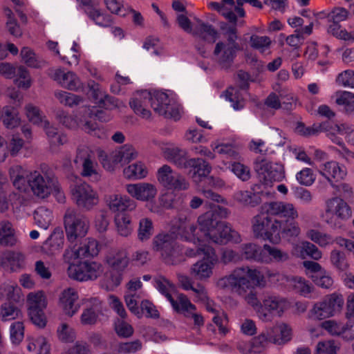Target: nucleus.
I'll return each instance as SVG.
<instances>
[{
	"label": "nucleus",
	"mask_w": 354,
	"mask_h": 354,
	"mask_svg": "<svg viewBox=\"0 0 354 354\" xmlns=\"http://www.w3.org/2000/svg\"><path fill=\"white\" fill-rule=\"evenodd\" d=\"M298 218V210L292 203H266L262 207V212L252 219V232L257 239L278 244L282 238L295 239L301 234Z\"/></svg>",
	"instance_id": "nucleus-1"
},
{
	"label": "nucleus",
	"mask_w": 354,
	"mask_h": 354,
	"mask_svg": "<svg viewBox=\"0 0 354 354\" xmlns=\"http://www.w3.org/2000/svg\"><path fill=\"white\" fill-rule=\"evenodd\" d=\"M265 277L257 268L248 266L234 268L228 274L219 278L216 287L243 297L246 303L257 311L263 306L253 290L255 287L264 286Z\"/></svg>",
	"instance_id": "nucleus-2"
},
{
	"label": "nucleus",
	"mask_w": 354,
	"mask_h": 354,
	"mask_svg": "<svg viewBox=\"0 0 354 354\" xmlns=\"http://www.w3.org/2000/svg\"><path fill=\"white\" fill-rule=\"evenodd\" d=\"M8 174L14 188L20 194H31L38 199L50 196L55 177L39 169H26L19 165L11 166Z\"/></svg>",
	"instance_id": "nucleus-3"
},
{
	"label": "nucleus",
	"mask_w": 354,
	"mask_h": 354,
	"mask_svg": "<svg viewBox=\"0 0 354 354\" xmlns=\"http://www.w3.org/2000/svg\"><path fill=\"white\" fill-rule=\"evenodd\" d=\"M129 104L135 113L145 119H149L151 116L149 105L156 113L165 118L177 120L180 116V106L175 98L163 92L158 91L151 94L146 91H142Z\"/></svg>",
	"instance_id": "nucleus-4"
},
{
	"label": "nucleus",
	"mask_w": 354,
	"mask_h": 354,
	"mask_svg": "<svg viewBox=\"0 0 354 354\" xmlns=\"http://www.w3.org/2000/svg\"><path fill=\"white\" fill-rule=\"evenodd\" d=\"M110 115L104 111H95L93 107H82L78 111V114L69 115L64 110H58L55 114L56 120L68 129H76L82 124V129L88 133L98 138H102L101 130L96 122L88 119L97 118L102 122L110 120Z\"/></svg>",
	"instance_id": "nucleus-5"
},
{
	"label": "nucleus",
	"mask_w": 354,
	"mask_h": 354,
	"mask_svg": "<svg viewBox=\"0 0 354 354\" xmlns=\"http://www.w3.org/2000/svg\"><path fill=\"white\" fill-rule=\"evenodd\" d=\"M197 223L200 232L215 243L225 244L228 242L239 243L242 241L239 233L230 224L216 220L214 212L208 211L199 216Z\"/></svg>",
	"instance_id": "nucleus-6"
},
{
	"label": "nucleus",
	"mask_w": 354,
	"mask_h": 354,
	"mask_svg": "<svg viewBox=\"0 0 354 354\" xmlns=\"http://www.w3.org/2000/svg\"><path fill=\"white\" fill-rule=\"evenodd\" d=\"M351 216V207L343 198L334 196L325 201L321 217L330 227H340L342 222L348 221Z\"/></svg>",
	"instance_id": "nucleus-7"
},
{
	"label": "nucleus",
	"mask_w": 354,
	"mask_h": 354,
	"mask_svg": "<svg viewBox=\"0 0 354 354\" xmlns=\"http://www.w3.org/2000/svg\"><path fill=\"white\" fill-rule=\"evenodd\" d=\"M138 151L131 145H124L113 150L109 156L102 150H98V156L103 167L108 171H113L118 164L121 165L129 163L138 157Z\"/></svg>",
	"instance_id": "nucleus-8"
},
{
	"label": "nucleus",
	"mask_w": 354,
	"mask_h": 354,
	"mask_svg": "<svg viewBox=\"0 0 354 354\" xmlns=\"http://www.w3.org/2000/svg\"><path fill=\"white\" fill-rule=\"evenodd\" d=\"M26 304L28 314L32 324L39 328H44L47 323L44 310L48 301L45 293L43 291L30 292L26 297Z\"/></svg>",
	"instance_id": "nucleus-9"
},
{
	"label": "nucleus",
	"mask_w": 354,
	"mask_h": 354,
	"mask_svg": "<svg viewBox=\"0 0 354 354\" xmlns=\"http://www.w3.org/2000/svg\"><path fill=\"white\" fill-rule=\"evenodd\" d=\"M320 127L327 133V136L332 142L339 146L340 149H338V151L343 157L348 158L353 156V153L344 146L340 136H344L348 142L354 145V129L344 124L330 125L328 122H324Z\"/></svg>",
	"instance_id": "nucleus-10"
},
{
	"label": "nucleus",
	"mask_w": 354,
	"mask_h": 354,
	"mask_svg": "<svg viewBox=\"0 0 354 354\" xmlns=\"http://www.w3.org/2000/svg\"><path fill=\"white\" fill-rule=\"evenodd\" d=\"M218 263V258L215 250H207L202 258L192 264L189 274L197 281H207L214 276Z\"/></svg>",
	"instance_id": "nucleus-11"
},
{
	"label": "nucleus",
	"mask_w": 354,
	"mask_h": 354,
	"mask_svg": "<svg viewBox=\"0 0 354 354\" xmlns=\"http://www.w3.org/2000/svg\"><path fill=\"white\" fill-rule=\"evenodd\" d=\"M64 228L68 241L75 242L77 239L82 238L88 232L89 222L88 219L78 215L73 209H68L65 213Z\"/></svg>",
	"instance_id": "nucleus-12"
},
{
	"label": "nucleus",
	"mask_w": 354,
	"mask_h": 354,
	"mask_svg": "<svg viewBox=\"0 0 354 354\" xmlns=\"http://www.w3.org/2000/svg\"><path fill=\"white\" fill-rule=\"evenodd\" d=\"M175 227H171L169 232L160 233L152 241V250L158 252L167 262L174 263L173 259L177 256V243Z\"/></svg>",
	"instance_id": "nucleus-13"
},
{
	"label": "nucleus",
	"mask_w": 354,
	"mask_h": 354,
	"mask_svg": "<svg viewBox=\"0 0 354 354\" xmlns=\"http://www.w3.org/2000/svg\"><path fill=\"white\" fill-rule=\"evenodd\" d=\"M290 306L289 301L283 297L270 295L265 297L263 306L257 312L262 322H268L272 319V314L281 317Z\"/></svg>",
	"instance_id": "nucleus-14"
},
{
	"label": "nucleus",
	"mask_w": 354,
	"mask_h": 354,
	"mask_svg": "<svg viewBox=\"0 0 354 354\" xmlns=\"http://www.w3.org/2000/svg\"><path fill=\"white\" fill-rule=\"evenodd\" d=\"M73 201L81 209L90 210L99 203L97 192L86 183H77L71 186Z\"/></svg>",
	"instance_id": "nucleus-15"
},
{
	"label": "nucleus",
	"mask_w": 354,
	"mask_h": 354,
	"mask_svg": "<svg viewBox=\"0 0 354 354\" xmlns=\"http://www.w3.org/2000/svg\"><path fill=\"white\" fill-rule=\"evenodd\" d=\"M103 272L102 264L97 261H81L77 265H71L67 268L68 276L71 279L80 281L95 280Z\"/></svg>",
	"instance_id": "nucleus-16"
},
{
	"label": "nucleus",
	"mask_w": 354,
	"mask_h": 354,
	"mask_svg": "<svg viewBox=\"0 0 354 354\" xmlns=\"http://www.w3.org/2000/svg\"><path fill=\"white\" fill-rule=\"evenodd\" d=\"M104 261L111 269L118 272L109 282L110 288H115L122 281L120 272L124 271L129 265L127 252L123 249H112L106 254Z\"/></svg>",
	"instance_id": "nucleus-17"
},
{
	"label": "nucleus",
	"mask_w": 354,
	"mask_h": 354,
	"mask_svg": "<svg viewBox=\"0 0 354 354\" xmlns=\"http://www.w3.org/2000/svg\"><path fill=\"white\" fill-rule=\"evenodd\" d=\"M156 178L160 185L167 189L186 190L189 187L185 178L168 165H163L158 169Z\"/></svg>",
	"instance_id": "nucleus-18"
},
{
	"label": "nucleus",
	"mask_w": 354,
	"mask_h": 354,
	"mask_svg": "<svg viewBox=\"0 0 354 354\" xmlns=\"http://www.w3.org/2000/svg\"><path fill=\"white\" fill-rule=\"evenodd\" d=\"M254 169L259 180L266 186H271L273 182H279L285 178L283 168L281 165L266 160L257 161Z\"/></svg>",
	"instance_id": "nucleus-19"
},
{
	"label": "nucleus",
	"mask_w": 354,
	"mask_h": 354,
	"mask_svg": "<svg viewBox=\"0 0 354 354\" xmlns=\"http://www.w3.org/2000/svg\"><path fill=\"white\" fill-rule=\"evenodd\" d=\"M197 224L189 218L180 216L173 221L171 227H175L177 238L194 245H200L202 240Z\"/></svg>",
	"instance_id": "nucleus-20"
},
{
	"label": "nucleus",
	"mask_w": 354,
	"mask_h": 354,
	"mask_svg": "<svg viewBox=\"0 0 354 354\" xmlns=\"http://www.w3.org/2000/svg\"><path fill=\"white\" fill-rule=\"evenodd\" d=\"M159 148L165 158L180 169H188L189 166L194 165L196 161L193 158H188L187 150L175 147L171 143L161 142Z\"/></svg>",
	"instance_id": "nucleus-21"
},
{
	"label": "nucleus",
	"mask_w": 354,
	"mask_h": 354,
	"mask_svg": "<svg viewBox=\"0 0 354 354\" xmlns=\"http://www.w3.org/2000/svg\"><path fill=\"white\" fill-rule=\"evenodd\" d=\"M78 300L77 290L74 288H66L59 295L58 306L64 315L72 317L78 313L81 307Z\"/></svg>",
	"instance_id": "nucleus-22"
},
{
	"label": "nucleus",
	"mask_w": 354,
	"mask_h": 354,
	"mask_svg": "<svg viewBox=\"0 0 354 354\" xmlns=\"http://www.w3.org/2000/svg\"><path fill=\"white\" fill-rule=\"evenodd\" d=\"M50 77L63 88L72 91H77L83 88L79 77L73 71H65L62 68L50 71Z\"/></svg>",
	"instance_id": "nucleus-23"
},
{
	"label": "nucleus",
	"mask_w": 354,
	"mask_h": 354,
	"mask_svg": "<svg viewBox=\"0 0 354 354\" xmlns=\"http://www.w3.org/2000/svg\"><path fill=\"white\" fill-rule=\"evenodd\" d=\"M270 343H271V340L266 328L250 342H239L237 348L243 354H259Z\"/></svg>",
	"instance_id": "nucleus-24"
},
{
	"label": "nucleus",
	"mask_w": 354,
	"mask_h": 354,
	"mask_svg": "<svg viewBox=\"0 0 354 354\" xmlns=\"http://www.w3.org/2000/svg\"><path fill=\"white\" fill-rule=\"evenodd\" d=\"M109 209L115 214H125L127 211H133L137 207L136 202L127 195L111 194L105 197Z\"/></svg>",
	"instance_id": "nucleus-25"
},
{
	"label": "nucleus",
	"mask_w": 354,
	"mask_h": 354,
	"mask_svg": "<svg viewBox=\"0 0 354 354\" xmlns=\"http://www.w3.org/2000/svg\"><path fill=\"white\" fill-rule=\"evenodd\" d=\"M125 189L132 198L142 202L153 201L158 193L156 185L149 183L127 184Z\"/></svg>",
	"instance_id": "nucleus-26"
},
{
	"label": "nucleus",
	"mask_w": 354,
	"mask_h": 354,
	"mask_svg": "<svg viewBox=\"0 0 354 354\" xmlns=\"http://www.w3.org/2000/svg\"><path fill=\"white\" fill-rule=\"evenodd\" d=\"M76 164L82 163V170L81 174L84 177H97V163L95 160L93 152L87 147H82L77 149L75 159Z\"/></svg>",
	"instance_id": "nucleus-27"
},
{
	"label": "nucleus",
	"mask_w": 354,
	"mask_h": 354,
	"mask_svg": "<svg viewBox=\"0 0 354 354\" xmlns=\"http://www.w3.org/2000/svg\"><path fill=\"white\" fill-rule=\"evenodd\" d=\"M322 328L326 330L330 335L342 336L344 339H354V322H348L346 324L335 319L326 320L321 323Z\"/></svg>",
	"instance_id": "nucleus-28"
},
{
	"label": "nucleus",
	"mask_w": 354,
	"mask_h": 354,
	"mask_svg": "<svg viewBox=\"0 0 354 354\" xmlns=\"http://www.w3.org/2000/svg\"><path fill=\"white\" fill-rule=\"evenodd\" d=\"M240 49L239 44H228L219 41L216 44L214 54L219 65L225 69L229 68L236 57V52Z\"/></svg>",
	"instance_id": "nucleus-29"
},
{
	"label": "nucleus",
	"mask_w": 354,
	"mask_h": 354,
	"mask_svg": "<svg viewBox=\"0 0 354 354\" xmlns=\"http://www.w3.org/2000/svg\"><path fill=\"white\" fill-rule=\"evenodd\" d=\"M319 173L326 179L331 186H334L335 183L344 179L347 174V170L345 166L336 161H328L319 166Z\"/></svg>",
	"instance_id": "nucleus-30"
},
{
	"label": "nucleus",
	"mask_w": 354,
	"mask_h": 354,
	"mask_svg": "<svg viewBox=\"0 0 354 354\" xmlns=\"http://www.w3.org/2000/svg\"><path fill=\"white\" fill-rule=\"evenodd\" d=\"M267 329L271 344L282 346L289 342L292 338L291 326L284 322L277 323Z\"/></svg>",
	"instance_id": "nucleus-31"
},
{
	"label": "nucleus",
	"mask_w": 354,
	"mask_h": 354,
	"mask_svg": "<svg viewBox=\"0 0 354 354\" xmlns=\"http://www.w3.org/2000/svg\"><path fill=\"white\" fill-rule=\"evenodd\" d=\"M84 303H88L80 315V323L83 326H92L96 324L98 318V311L100 306V301L97 297H92L84 299Z\"/></svg>",
	"instance_id": "nucleus-32"
},
{
	"label": "nucleus",
	"mask_w": 354,
	"mask_h": 354,
	"mask_svg": "<svg viewBox=\"0 0 354 354\" xmlns=\"http://www.w3.org/2000/svg\"><path fill=\"white\" fill-rule=\"evenodd\" d=\"M290 258L289 254L277 247L264 244L262 247L261 263L269 264L272 262L283 263Z\"/></svg>",
	"instance_id": "nucleus-33"
},
{
	"label": "nucleus",
	"mask_w": 354,
	"mask_h": 354,
	"mask_svg": "<svg viewBox=\"0 0 354 354\" xmlns=\"http://www.w3.org/2000/svg\"><path fill=\"white\" fill-rule=\"evenodd\" d=\"M26 349L29 353L36 354H51V345L44 335L28 336L26 339Z\"/></svg>",
	"instance_id": "nucleus-34"
},
{
	"label": "nucleus",
	"mask_w": 354,
	"mask_h": 354,
	"mask_svg": "<svg viewBox=\"0 0 354 354\" xmlns=\"http://www.w3.org/2000/svg\"><path fill=\"white\" fill-rule=\"evenodd\" d=\"M235 2L234 0H221V1H212L208 7L223 16L230 22L236 24L237 15L235 14Z\"/></svg>",
	"instance_id": "nucleus-35"
},
{
	"label": "nucleus",
	"mask_w": 354,
	"mask_h": 354,
	"mask_svg": "<svg viewBox=\"0 0 354 354\" xmlns=\"http://www.w3.org/2000/svg\"><path fill=\"white\" fill-rule=\"evenodd\" d=\"M64 244V235L59 228H55L43 244L44 251L50 255H54L60 252Z\"/></svg>",
	"instance_id": "nucleus-36"
},
{
	"label": "nucleus",
	"mask_w": 354,
	"mask_h": 354,
	"mask_svg": "<svg viewBox=\"0 0 354 354\" xmlns=\"http://www.w3.org/2000/svg\"><path fill=\"white\" fill-rule=\"evenodd\" d=\"M88 86L91 91V95L95 100V103L98 106L104 108L105 109H111L112 108L117 106V103L115 100L107 95L104 92L100 85L94 82H89Z\"/></svg>",
	"instance_id": "nucleus-37"
},
{
	"label": "nucleus",
	"mask_w": 354,
	"mask_h": 354,
	"mask_svg": "<svg viewBox=\"0 0 354 354\" xmlns=\"http://www.w3.org/2000/svg\"><path fill=\"white\" fill-rule=\"evenodd\" d=\"M194 28L193 35L209 44L214 43L218 38V31L210 24L204 23L199 19Z\"/></svg>",
	"instance_id": "nucleus-38"
},
{
	"label": "nucleus",
	"mask_w": 354,
	"mask_h": 354,
	"mask_svg": "<svg viewBox=\"0 0 354 354\" xmlns=\"http://www.w3.org/2000/svg\"><path fill=\"white\" fill-rule=\"evenodd\" d=\"M25 266L24 256L18 252L8 251L0 257V266L17 271Z\"/></svg>",
	"instance_id": "nucleus-39"
},
{
	"label": "nucleus",
	"mask_w": 354,
	"mask_h": 354,
	"mask_svg": "<svg viewBox=\"0 0 354 354\" xmlns=\"http://www.w3.org/2000/svg\"><path fill=\"white\" fill-rule=\"evenodd\" d=\"M178 279L180 285L185 290H192L196 295V301H204L207 299V291L205 287L201 284H198L196 287L194 286L193 279L185 274H178Z\"/></svg>",
	"instance_id": "nucleus-40"
},
{
	"label": "nucleus",
	"mask_w": 354,
	"mask_h": 354,
	"mask_svg": "<svg viewBox=\"0 0 354 354\" xmlns=\"http://www.w3.org/2000/svg\"><path fill=\"white\" fill-rule=\"evenodd\" d=\"M40 127L45 131L51 148L63 145L67 142L66 136L64 133H59L57 129L51 124L48 120Z\"/></svg>",
	"instance_id": "nucleus-41"
},
{
	"label": "nucleus",
	"mask_w": 354,
	"mask_h": 354,
	"mask_svg": "<svg viewBox=\"0 0 354 354\" xmlns=\"http://www.w3.org/2000/svg\"><path fill=\"white\" fill-rule=\"evenodd\" d=\"M323 303L327 308V310L331 317L339 314L344 305V297L342 294L333 292L326 295L323 299Z\"/></svg>",
	"instance_id": "nucleus-42"
},
{
	"label": "nucleus",
	"mask_w": 354,
	"mask_h": 354,
	"mask_svg": "<svg viewBox=\"0 0 354 354\" xmlns=\"http://www.w3.org/2000/svg\"><path fill=\"white\" fill-rule=\"evenodd\" d=\"M240 254L241 259L254 261L261 263V257L262 252V247L254 243H245L239 246Z\"/></svg>",
	"instance_id": "nucleus-43"
},
{
	"label": "nucleus",
	"mask_w": 354,
	"mask_h": 354,
	"mask_svg": "<svg viewBox=\"0 0 354 354\" xmlns=\"http://www.w3.org/2000/svg\"><path fill=\"white\" fill-rule=\"evenodd\" d=\"M54 219L53 211L44 206L39 207L34 212L35 223L40 228L47 230Z\"/></svg>",
	"instance_id": "nucleus-44"
},
{
	"label": "nucleus",
	"mask_w": 354,
	"mask_h": 354,
	"mask_svg": "<svg viewBox=\"0 0 354 354\" xmlns=\"http://www.w3.org/2000/svg\"><path fill=\"white\" fill-rule=\"evenodd\" d=\"M306 236L321 248L328 247L335 242V239L330 234L316 229L308 230Z\"/></svg>",
	"instance_id": "nucleus-45"
},
{
	"label": "nucleus",
	"mask_w": 354,
	"mask_h": 354,
	"mask_svg": "<svg viewBox=\"0 0 354 354\" xmlns=\"http://www.w3.org/2000/svg\"><path fill=\"white\" fill-rule=\"evenodd\" d=\"M20 56L22 62L28 67L41 68L46 65V62L36 55L33 50L29 47L22 48L20 52Z\"/></svg>",
	"instance_id": "nucleus-46"
},
{
	"label": "nucleus",
	"mask_w": 354,
	"mask_h": 354,
	"mask_svg": "<svg viewBox=\"0 0 354 354\" xmlns=\"http://www.w3.org/2000/svg\"><path fill=\"white\" fill-rule=\"evenodd\" d=\"M171 305L176 312L183 314L186 318L193 310H196V306L183 294H176V299L171 301Z\"/></svg>",
	"instance_id": "nucleus-47"
},
{
	"label": "nucleus",
	"mask_w": 354,
	"mask_h": 354,
	"mask_svg": "<svg viewBox=\"0 0 354 354\" xmlns=\"http://www.w3.org/2000/svg\"><path fill=\"white\" fill-rule=\"evenodd\" d=\"M289 288L300 295L307 297L313 292L314 288L311 283L306 279L299 276H292Z\"/></svg>",
	"instance_id": "nucleus-48"
},
{
	"label": "nucleus",
	"mask_w": 354,
	"mask_h": 354,
	"mask_svg": "<svg viewBox=\"0 0 354 354\" xmlns=\"http://www.w3.org/2000/svg\"><path fill=\"white\" fill-rule=\"evenodd\" d=\"M85 12L87 16L99 26L108 27L112 24L111 16L102 12L95 7L87 6L85 8Z\"/></svg>",
	"instance_id": "nucleus-49"
},
{
	"label": "nucleus",
	"mask_w": 354,
	"mask_h": 354,
	"mask_svg": "<svg viewBox=\"0 0 354 354\" xmlns=\"http://www.w3.org/2000/svg\"><path fill=\"white\" fill-rule=\"evenodd\" d=\"M154 286L171 304V301H175L173 295L176 294L175 286L162 276L157 277L154 279Z\"/></svg>",
	"instance_id": "nucleus-50"
},
{
	"label": "nucleus",
	"mask_w": 354,
	"mask_h": 354,
	"mask_svg": "<svg viewBox=\"0 0 354 354\" xmlns=\"http://www.w3.org/2000/svg\"><path fill=\"white\" fill-rule=\"evenodd\" d=\"M114 222L118 234L128 236L133 231L131 216L127 213L115 214Z\"/></svg>",
	"instance_id": "nucleus-51"
},
{
	"label": "nucleus",
	"mask_w": 354,
	"mask_h": 354,
	"mask_svg": "<svg viewBox=\"0 0 354 354\" xmlns=\"http://www.w3.org/2000/svg\"><path fill=\"white\" fill-rule=\"evenodd\" d=\"M2 122L6 128L13 129L20 125L21 118L14 107L6 106L3 108Z\"/></svg>",
	"instance_id": "nucleus-52"
},
{
	"label": "nucleus",
	"mask_w": 354,
	"mask_h": 354,
	"mask_svg": "<svg viewBox=\"0 0 354 354\" xmlns=\"http://www.w3.org/2000/svg\"><path fill=\"white\" fill-rule=\"evenodd\" d=\"M17 242L14 234V229L8 221L0 223V244L6 246H12Z\"/></svg>",
	"instance_id": "nucleus-53"
},
{
	"label": "nucleus",
	"mask_w": 354,
	"mask_h": 354,
	"mask_svg": "<svg viewBox=\"0 0 354 354\" xmlns=\"http://www.w3.org/2000/svg\"><path fill=\"white\" fill-rule=\"evenodd\" d=\"M335 103L342 107L346 113H351L354 111V93L341 91L335 94Z\"/></svg>",
	"instance_id": "nucleus-54"
},
{
	"label": "nucleus",
	"mask_w": 354,
	"mask_h": 354,
	"mask_svg": "<svg viewBox=\"0 0 354 354\" xmlns=\"http://www.w3.org/2000/svg\"><path fill=\"white\" fill-rule=\"evenodd\" d=\"M196 161L194 165L189 166V168H191L190 171L192 174V177L194 181L198 182L201 180L202 177L207 176L211 171L210 165L201 158H193Z\"/></svg>",
	"instance_id": "nucleus-55"
},
{
	"label": "nucleus",
	"mask_w": 354,
	"mask_h": 354,
	"mask_svg": "<svg viewBox=\"0 0 354 354\" xmlns=\"http://www.w3.org/2000/svg\"><path fill=\"white\" fill-rule=\"evenodd\" d=\"M21 316V310L11 302H6L0 307V319L3 322L12 321Z\"/></svg>",
	"instance_id": "nucleus-56"
},
{
	"label": "nucleus",
	"mask_w": 354,
	"mask_h": 354,
	"mask_svg": "<svg viewBox=\"0 0 354 354\" xmlns=\"http://www.w3.org/2000/svg\"><path fill=\"white\" fill-rule=\"evenodd\" d=\"M55 97L60 104L69 107L77 106L84 101L82 97L62 90L56 91Z\"/></svg>",
	"instance_id": "nucleus-57"
},
{
	"label": "nucleus",
	"mask_w": 354,
	"mask_h": 354,
	"mask_svg": "<svg viewBox=\"0 0 354 354\" xmlns=\"http://www.w3.org/2000/svg\"><path fill=\"white\" fill-rule=\"evenodd\" d=\"M14 79V83L19 88L27 90L32 84V78L29 71L24 66H17V71Z\"/></svg>",
	"instance_id": "nucleus-58"
},
{
	"label": "nucleus",
	"mask_w": 354,
	"mask_h": 354,
	"mask_svg": "<svg viewBox=\"0 0 354 354\" xmlns=\"http://www.w3.org/2000/svg\"><path fill=\"white\" fill-rule=\"evenodd\" d=\"M147 169L141 162L133 163L123 170L124 176L128 179H142L147 175Z\"/></svg>",
	"instance_id": "nucleus-59"
},
{
	"label": "nucleus",
	"mask_w": 354,
	"mask_h": 354,
	"mask_svg": "<svg viewBox=\"0 0 354 354\" xmlns=\"http://www.w3.org/2000/svg\"><path fill=\"white\" fill-rule=\"evenodd\" d=\"M24 110L28 120L33 124L40 127L47 120L46 117L43 115L39 108L32 103L26 104Z\"/></svg>",
	"instance_id": "nucleus-60"
},
{
	"label": "nucleus",
	"mask_w": 354,
	"mask_h": 354,
	"mask_svg": "<svg viewBox=\"0 0 354 354\" xmlns=\"http://www.w3.org/2000/svg\"><path fill=\"white\" fill-rule=\"evenodd\" d=\"M327 308L322 300L315 303L308 313L307 318L309 320L321 321L326 318L332 317L326 309Z\"/></svg>",
	"instance_id": "nucleus-61"
},
{
	"label": "nucleus",
	"mask_w": 354,
	"mask_h": 354,
	"mask_svg": "<svg viewBox=\"0 0 354 354\" xmlns=\"http://www.w3.org/2000/svg\"><path fill=\"white\" fill-rule=\"evenodd\" d=\"M74 243H71L63 253V261L68 264V267L71 265H77V263H75V261L84 258L80 247Z\"/></svg>",
	"instance_id": "nucleus-62"
},
{
	"label": "nucleus",
	"mask_w": 354,
	"mask_h": 354,
	"mask_svg": "<svg viewBox=\"0 0 354 354\" xmlns=\"http://www.w3.org/2000/svg\"><path fill=\"white\" fill-rule=\"evenodd\" d=\"M154 232L153 224L149 218H142L139 221L138 238L141 241L149 240Z\"/></svg>",
	"instance_id": "nucleus-63"
},
{
	"label": "nucleus",
	"mask_w": 354,
	"mask_h": 354,
	"mask_svg": "<svg viewBox=\"0 0 354 354\" xmlns=\"http://www.w3.org/2000/svg\"><path fill=\"white\" fill-rule=\"evenodd\" d=\"M297 249L299 250V254L302 257L306 254L317 261L322 257V251L315 244L308 241H302L299 245L297 246Z\"/></svg>",
	"instance_id": "nucleus-64"
}]
</instances>
